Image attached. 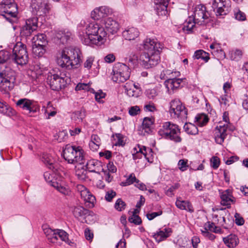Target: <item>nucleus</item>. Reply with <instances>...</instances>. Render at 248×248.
<instances>
[{
  "label": "nucleus",
  "instance_id": "64",
  "mask_svg": "<svg viewBox=\"0 0 248 248\" xmlns=\"http://www.w3.org/2000/svg\"><path fill=\"white\" fill-rule=\"evenodd\" d=\"M162 211H159L157 212H153L152 213H148L146 215L147 218L151 220L153 219L155 217L159 216L161 215H162Z\"/></svg>",
  "mask_w": 248,
  "mask_h": 248
},
{
  "label": "nucleus",
  "instance_id": "20",
  "mask_svg": "<svg viewBox=\"0 0 248 248\" xmlns=\"http://www.w3.org/2000/svg\"><path fill=\"white\" fill-rule=\"evenodd\" d=\"M112 14V10L106 6H101L95 8L91 14V17L94 20L105 18Z\"/></svg>",
  "mask_w": 248,
  "mask_h": 248
},
{
  "label": "nucleus",
  "instance_id": "15",
  "mask_svg": "<svg viewBox=\"0 0 248 248\" xmlns=\"http://www.w3.org/2000/svg\"><path fill=\"white\" fill-rule=\"evenodd\" d=\"M16 104L17 107L25 111L27 114L36 112L40 109V107L36 102L27 98L19 99L16 102Z\"/></svg>",
  "mask_w": 248,
  "mask_h": 248
},
{
  "label": "nucleus",
  "instance_id": "58",
  "mask_svg": "<svg viewBox=\"0 0 248 248\" xmlns=\"http://www.w3.org/2000/svg\"><path fill=\"white\" fill-rule=\"evenodd\" d=\"M218 101L221 106L225 107L229 106L228 96L226 94L221 96Z\"/></svg>",
  "mask_w": 248,
  "mask_h": 248
},
{
  "label": "nucleus",
  "instance_id": "11",
  "mask_svg": "<svg viewBox=\"0 0 248 248\" xmlns=\"http://www.w3.org/2000/svg\"><path fill=\"white\" fill-rule=\"evenodd\" d=\"M0 11L5 13L3 15L7 20L12 22L10 17H16L17 13V5L14 0H3L0 4Z\"/></svg>",
  "mask_w": 248,
  "mask_h": 248
},
{
  "label": "nucleus",
  "instance_id": "12",
  "mask_svg": "<svg viewBox=\"0 0 248 248\" xmlns=\"http://www.w3.org/2000/svg\"><path fill=\"white\" fill-rule=\"evenodd\" d=\"M170 113L173 118L184 119L186 118L187 111L179 99H175L170 103Z\"/></svg>",
  "mask_w": 248,
  "mask_h": 248
},
{
  "label": "nucleus",
  "instance_id": "17",
  "mask_svg": "<svg viewBox=\"0 0 248 248\" xmlns=\"http://www.w3.org/2000/svg\"><path fill=\"white\" fill-rule=\"evenodd\" d=\"M38 28V19L37 17H32L27 19L25 24L23 25L20 30L21 36L25 37L30 36L36 31Z\"/></svg>",
  "mask_w": 248,
  "mask_h": 248
},
{
  "label": "nucleus",
  "instance_id": "62",
  "mask_svg": "<svg viewBox=\"0 0 248 248\" xmlns=\"http://www.w3.org/2000/svg\"><path fill=\"white\" fill-rule=\"evenodd\" d=\"M146 94L150 99H153L157 94L156 90L155 89H152L147 90Z\"/></svg>",
  "mask_w": 248,
  "mask_h": 248
},
{
  "label": "nucleus",
  "instance_id": "44",
  "mask_svg": "<svg viewBox=\"0 0 248 248\" xmlns=\"http://www.w3.org/2000/svg\"><path fill=\"white\" fill-rule=\"evenodd\" d=\"M139 182V180L135 177V174L134 173H131L127 178L126 181L122 182V184L123 186H126L132 184L134 182L138 183Z\"/></svg>",
  "mask_w": 248,
  "mask_h": 248
},
{
  "label": "nucleus",
  "instance_id": "35",
  "mask_svg": "<svg viewBox=\"0 0 248 248\" xmlns=\"http://www.w3.org/2000/svg\"><path fill=\"white\" fill-rule=\"evenodd\" d=\"M193 58L196 59H201L205 62H207L210 59L209 54L201 49L196 50L195 52Z\"/></svg>",
  "mask_w": 248,
  "mask_h": 248
},
{
  "label": "nucleus",
  "instance_id": "52",
  "mask_svg": "<svg viewBox=\"0 0 248 248\" xmlns=\"http://www.w3.org/2000/svg\"><path fill=\"white\" fill-rule=\"evenodd\" d=\"M125 206L126 204L121 199H118L115 204V209L119 211L124 210Z\"/></svg>",
  "mask_w": 248,
  "mask_h": 248
},
{
  "label": "nucleus",
  "instance_id": "39",
  "mask_svg": "<svg viewBox=\"0 0 248 248\" xmlns=\"http://www.w3.org/2000/svg\"><path fill=\"white\" fill-rule=\"evenodd\" d=\"M52 186L64 195H67L69 192V190L67 187L62 186L61 183H59L57 181L53 183Z\"/></svg>",
  "mask_w": 248,
  "mask_h": 248
},
{
  "label": "nucleus",
  "instance_id": "1",
  "mask_svg": "<svg viewBox=\"0 0 248 248\" xmlns=\"http://www.w3.org/2000/svg\"><path fill=\"white\" fill-rule=\"evenodd\" d=\"M11 54L7 50L0 51V91L3 93L11 91L16 82V72L10 66L3 64L9 59Z\"/></svg>",
  "mask_w": 248,
  "mask_h": 248
},
{
  "label": "nucleus",
  "instance_id": "40",
  "mask_svg": "<svg viewBox=\"0 0 248 248\" xmlns=\"http://www.w3.org/2000/svg\"><path fill=\"white\" fill-rule=\"evenodd\" d=\"M203 227V230L211 231L215 233H217L220 231L219 228L217 227L214 223L210 221L205 223Z\"/></svg>",
  "mask_w": 248,
  "mask_h": 248
},
{
  "label": "nucleus",
  "instance_id": "38",
  "mask_svg": "<svg viewBox=\"0 0 248 248\" xmlns=\"http://www.w3.org/2000/svg\"><path fill=\"white\" fill-rule=\"evenodd\" d=\"M142 149L144 158H146L148 162H152L153 161L152 149L150 148H146L144 146H142Z\"/></svg>",
  "mask_w": 248,
  "mask_h": 248
},
{
  "label": "nucleus",
  "instance_id": "32",
  "mask_svg": "<svg viewBox=\"0 0 248 248\" xmlns=\"http://www.w3.org/2000/svg\"><path fill=\"white\" fill-rule=\"evenodd\" d=\"M32 45L44 46L47 44L46 36L44 34H39L34 36L32 39Z\"/></svg>",
  "mask_w": 248,
  "mask_h": 248
},
{
  "label": "nucleus",
  "instance_id": "23",
  "mask_svg": "<svg viewBox=\"0 0 248 248\" xmlns=\"http://www.w3.org/2000/svg\"><path fill=\"white\" fill-rule=\"evenodd\" d=\"M169 0H155V9L158 16H166L168 14L167 10Z\"/></svg>",
  "mask_w": 248,
  "mask_h": 248
},
{
  "label": "nucleus",
  "instance_id": "50",
  "mask_svg": "<svg viewBox=\"0 0 248 248\" xmlns=\"http://www.w3.org/2000/svg\"><path fill=\"white\" fill-rule=\"evenodd\" d=\"M53 174H51L49 171H46L44 173V177L45 180L50 183V185L52 186V184L53 182H56L54 179V176H53Z\"/></svg>",
  "mask_w": 248,
  "mask_h": 248
},
{
  "label": "nucleus",
  "instance_id": "2",
  "mask_svg": "<svg viewBox=\"0 0 248 248\" xmlns=\"http://www.w3.org/2000/svg\"><path fill=\"white\" fill-rule=\"evenodd\" d=\"M144 52L140 56V64L146 69L156 65L160 60L161 45L156 39L147 38L143 43Z\"/></svg>",
  "mask_w": 248,
  "mask_h": 248
},
{
  "label": "nucleus",
  "instance_id": "28",
  "mask_svg": "<svg viewBox=\"0 0 248 248\" xmlns=\"http://www.w3.org/2000/svg\"><path fill=\"white\" fill-rule=\"evenodd\" d=\"M42 161L48 166L50 170H51L54 172L56 170V164L55 163V160L53 157L49 154H44L42 155Z\"/></svg>",
  "mask_w": 248,
  "mask_h": 248
},
{
  "label": "nucleus",
  "instance_id": "37",
  "mask_svg": "<svg viewBox=\"0 0 248 248\" xmlns=\"http://www.w3.org/2000/svg\"><path fill=\"white\" fill-rule=\"evenodd\" d=\"M184 129L188 134L196 135L198 133L197 127L191 123L186 124L184 126Z\"/></svg>",
  "mask_w": 248,
  "mask_h": 248
},
{
  "label": "nucleus",
  "instance_id": "34",
  "mask_svg": "<svg viewBox=\"0 0 248 248\" xmlns=\"http://www.w3.org/2000/svg\"><path fill=\"white\" fill-rule=\"evenodd\" d=\"M46 46L32 45V51L35 57H41L46 52Z\"/></svg>",
  "mask_w": 248,
  "mask_h": 248
},
{
  "label": "nucleus",
  "instance_id": "43",
  "mask_svg": "<svg viewBox=\"0 0 248 248\" xmlns=\"http://www.w3.org/2000/svg\"><path fill=\"white\" fill-rule=\"evenodd\" d=\"M112 137L115 141V145L116 146H123L125 144L124 140V137L121 134H116L115 135H113Z\"/></svg>",
  "mask_w": 248,
  "mask_h": 248
},
{
  "label": "nucleus",
  "instance_id": "59",
  "mask_svg": "<svg viewBox=\"0 0 248 248\" xmlns=\"http://www.w3.org/2000/svg\"><path fill=\"white\" fill-rule=\"evenodd\" d=\"M140 111L139 107L137 106L131 107L129 109V114L131 116H135L137 115Z\"/></svg>",
  "mask_w": 248,
  "mask_h": 248
},
{
  "label": "nucleus",
  "instance_id": "60",
  "mask_svg": "<svg viewBox=\"0 0 248 248\" xmlns=\"http://www.w3.org/2000/svg\"><path fill=\"white\" fill-rule=\"evenodd\" d=\"M235 222L238 225H242L244 223V220L240 215L237 213L235 214Z\"/></svg>",
  "mask_w": 248,
  "mask_h": 248
},
{
  "label": "nucleus",
  "instance_id": "41",
  "mask_svg": "<svg viewBox=\"0 0 248 248\" xmlns=\"http://www.w3.org/2000/svg\"><path fill=\"white\" fill-rule=\"evenodd\" d=\"M85 117V113L82 111H77L74 112L72 116V119L77 123L81 122Z\"/></svg>",
  "mask_w": 248,
  "mask_h": 248
},
{
  "label": "nucleus",
  "instance_id": "48",
  "mask_svg": "<svg viewBox=\"0 0 248 248\" xmlns=\"http://www.w3.org/2000/svg\"><path fill=\"white\" fill-rule=\"evenodd\" d=\"M91 92L95 94V99L96 101L100 103L104 102L102 99L105 97V93H103L101 90H99L98 92H95L93 89H92Z\"/></svg>",
  "mask_w": 248,
  "mask_h": 248
},
{
  "label": "nucleus",
  "instance_id": "53",
  "mask_svg": "<svg viewBox=\"0 0 248 248\" xmlns=\"http://www.w3.org/2000/svg\"><path fill=\"white\" fill-rule=\"evenodd\" d=\"M128 59L129 62H131L133 64H134L138 62V56L135 52H131L128 54Z\"/></svg>",
  "mask_w": 248,
  "mask_h": 248
},
{
  "label": "nucleus",
  "instance_id": "51",
  "mask_svg": "<svg viewBox=\"0 0 248 248\" xmlns=\"http://www.w3.org/2000/svg\"><path fill=\"white\" fill-rule=\"evenodd\" d=\"M94 60V57L93 56L88 57L83 63L84 67L87 70L91 68Z\"/></svg>",
  "mask_w": 248,
  "mask_h": 248
},
{
  "label": "nucleus",
  "instance_id": "6",
  "mask_svg": "<svg viewBox=\"0 0 248 248\" xmlns=\"http://www.w3.org/2000/svg\"><path fill=\"white\" fill-rule=\"evenodd\" d=\"M83 153L84 151L80 147L67 144L63 150L62 155L68 163L81 164L83 163Z\"/></svg>",
  "mask_w": 248,
  "mask_h": 248
},
{
  "label": "nucleus",
  "instance_id": "8",
  "mask_svg": "<svg viewBox=\"0 0 248 248\" xmlns=\"http://www.w3.org/2000/svg\"><path fill=\"white\" fill-rule=\"evenodd\" d=\"M11 59L17 64H26L28 61V55L26 46L23 43L18 42L14 46Z\"/></svg>",
  "mask_w": 248,
  "mask_h": 248
},
{
  "label": "nucleus",
  "instance_id": "25",
  "mask_svg": "<svg viewBox=\"0 0 248 248\" xmlns=\"http://www.w3.org/2000/svg\"><path fill=\"white\" fill-rule=\"evenodd\" d=\"M86 169L90 172L100 173V172L103 170L101 162L96 160L91 159L88 160L86 165Z\"/></svg>",
  "mask_w": 248,
  "mask_h": 248
},
{
  "label": "nucleus",
  "instance_id": "24",
  "mask_svg": "<svg viewBox=\"0 0 248 248\" xmlns=\"http://www.w3.org/2000/svg\"><path fill=\"white\" fill-rule=\"evenodd\" d=\"M140 32L138 30L134 27H128L123 32V37L127 40H135L139 36Z\"/></svg>",
  "mask_w": 248,
  "mask_h": 248
},
{
  "label": "nucleus",
  "instance_id": "16",
  "mask_svg": "<svg viewBox=\"0 0 248 248\" xmlns=\"http://www.w3.org/2000/svg\"><path fill=\"white\" fill-rule=\"evenodd\" d=\"M191 16L194 23L202 25L205 22V20L208 19L209 14L204 5H198L195 7Z\"/></svg>",
  "mask_w": 248,
  "mask_h": 248
},
{
  "label": "nucleus",
  "instance_id": "18",
  "mask_svg": "<svg viewBox=\"0 0 248 248\" xmlns=\"http://www.w3.org/2000/svg\"><path fill=\"white\" fill-rule=\"evenodd\" d=\"M212 8L217 16L226 15L230 10V5L223 0H214Z\"/></svg>",
  "mask_w": 248,
  "mask_h": 248
},
{
  "label": "nucleus",
  "instance_id": "30",
  "mask_svg": "<svg viewBox=\"0 0 248 248\" xmlns=\"http://www.w3.org/2000/svg\"><path fill=\"white\" fill-rule=\"evenodd\" d=\"M71 36V33L69 31H59L55 34V37L60 41V43L65 44L70 40Z\"/></svg>",
  "mask_w": 248,
  "mask_h": 248
},
{
  "label": "nucleus",
  "instance_id": "4",
  "mask_svg": "<svg viewBox=\"0 0 248 248\" xmlns=\"http://www.w3.org/2000/svg\"><path fill=\"white\" fill-rule=\"evenodd\" d=\"M83 55L81 50L76 47H65L57 59L58 64L68 69L78 68L82 62Z\"/></svg>",
  "mask_w": 248,
  "mask_h": 248
},
{
  "label": "nucleus",
  "instance_id": "31",
  "mask_svg": "<svg viewBox=\"0 0 248 248\" xmlns=\"http://www.w3.org/2000/svg\"><path fill=\"white\" fill-rule=\"evenodd\" d=\"M223 241L226 245L229 248L235 247L238 243V239L235 234H230L223 238Z\"/></svg>",
  "mask_w": 248,
  "mask_h": 248
},
{
  "label": "nucleus",
  "instance_id": "49",
  "mask_svg": "<svg viewBox=\"0 0 248 248\" xmlns=\"http://www.w3.org/2000/svg\"><path fill=\"white\" fill-rule=\"evenodd\" d=\"M153 123L154 121L152 118L149 117L145 118L142 122L143 128L145 129L146 131V129L149 130Z\"/></svg>",
  "mask_w": 248,
  "mask_h": 248
},
{
  "label": "nucleus",
  "instance_id": "45",
  "mask_svg": "<svg viewBox=\"0 0 248 248\" xmlns=\"http://www.w3.org/2000/svg\"><path fill=\"white\" fill-rule=\"evenodd\" d=\"M230 58L232 60L238 61L242 55V52L239 49H235L230 52Z\"/></svg>",
  "mask_w": 248,
  "mask_h": 248
},
{
  "label": "nucleus",
  "instance_id": "33",
  "mask_svg": "<svg viewBox=\"0 0 248 248\" xmlns=\"http://www.w3.org/2000/svg\"><path fill=\"white\" fill-rule=\"evenodd\" d=\"M220 197L222 200V204L224 205L230 204V203L232 202V192L230 189L223 191Z\"/></svg>",
  "mask_w": 248,
  "mask_h": 248
},
{
  "label": "nucleus",
  "instance_id": "57",
  "mask_svg": "<svg viewBox=\"0 0 248 248\" xmlns=\"http://www.w3.org/2000/svg\"><path fill=\"white\" fill-rule=\"evenodd\" d=\"M116 195V193L114 191L112 190H108L106 192L105 199L107 201L110 202Z\"/></svg>",
  "mask_w": 248,
  "mask_h": 248
},
{
  "label": "nucleus",
  "instance_id": "56",
  "mask_svg": "<svg viewBox=\"0 0 248 248\" xmlns=\"http://www.w3.org/2000/svg\"><path fill=\"white\" fill-rule=\"evenodd\" d=\"M220 164V161L218 157L217 156H213L211 159V166L214 169H217L218 168Z\"/></svg>",
  "mask_w": 248,
  "mask_h": 248
},
{
  "label": "nucleus",
  "instance_id": "10",
  "mask_svg": "<svg viewBox=\"0 0 248 248\" xmlns=\"http://www.w3.org/2000/svg\"><path fill=\"white\" fill-rule=\"evenodd\" d=\"M160 78L162 79H165L164 82L165 86L167 92L170 94L173 93L181 86L183 79L182 78H171L173 76H167L163 70L160 74Z\"/></svg>",
  "mask_w": 248,
  "mask_h": 248
},
{
  "label": "nucleus",
  "instance_id": "9",
  "mask_svg": "<svg viewBox=\"0 0 248 248\" xmlns=\"http://www.w3.org/2000/svg\"><path fill=\"white\" fill-rule=\"evenodd\" d=\"M112 79L114 82L120 83L127 80L130 76V69L126 64L118 63L113 69Z\"/></svg>",
  "mask_w": 248,
  "mask_h": 248
},
{
  "label": "nucleus",
  "instance_id": "29",
  "mask_svg": "<svg viewBox=\"0 0 248 248\" xmlns=\"http://www.w3.org/2000/svg\"><path fill=\"white\" fill-rule=\"evenodd\" d=\"M175 205L181 210H185L190 213L194 212L193 206L189 201H181L177 199L175 202Z\"/></svg>",
  "mask_w": 248,
  "mask_h": 248
},
{
  "label": "nucleus",
  "instance_id": "54",
  "mask_svg": "<svg viewBox=\"0 0 248 248\" xmlns=\"http://www.w3.org/2000/svg\"><path fill=\"white\" fill-rule=\"evenodd\" d=\"M178 168L182 171H185L188 167L187 165V161L184 159H181L178 163Z\"/></svg>",
  "mask_w": 248,
  "mask_h": 248
},
{
  "label": "nucleus",
  "instance_id": "27",
  "mask_svg": "<svg viewBox=\"0 0 248 248\" xmlns=\"http://www.w3.org/2000/svg\"><path fill=\"white\" fill-rule=\"evenodd\" d=\"M90 211L81 206H77L74 207L73 214L75 217L79 220L81 218H85L87 215H90Z\"/></svg>",
  "mask_w": 248,
  "mask_h": 248
},
{
  "label": "nucleus",
  "instance_id": "22",
  "mask_svg": "<svg viewBox=\"0 0 248 248\" xmlns=\"http://www.w3.org/2000/svg\"><path fill=\"white\" fill-rule=\"evenodd\" d=\"M124 93L129 97H138L141 94V90L135 89L134 82L129 81L123 86Z\"/></svg>",
  "mask_w": 248,
  "mask_h": 248
},
{
  "label": "nucleus",
  "instance_id": "13",
  "mask_svg": "<svg viewBox=\"0 0 248 248\" xmlns=\"http://www.w3.org/2000/svg\"><path fill=\"white\" fill-rule=\"evenodd\" d=\"M46 81L50 88L54 91L61 90L66 84L65 78L53 72H49L47 74Z\"/></svg>",
  "mask_w": 248,
  "mask_h": 248
},
{
  "label": "nucleus",
  "instance_id": "46",
  "mask_svg": "<svg viewBox=\"0 0 248 248\" xmlns=\"http://www.w3.org/2000/svg\"><path fill=\"white\" fill-rule=\"evenodd\" d=\"M56 238L57 240L60 238L64 242H67L68 239L67 233L62 230H56Z\"/></svg>",
  "mask_w": 248,
  "mask_h": 248
},
{
  "label": "nucleus",
  "instance_id": "26",
  "mask_svg": "<svg viewBox=\"0 0 248 248\" xmlns=\"http://www.w3.org/2000/svg\"><path fill=\"white\" fill-rule=\"evenodd\" d=\"M172 232L170 228H165L162 230H159L158 232L155 233L153 237L158 243L163 241L167 237H169Z\"/></svg>",
  "mask_w": 248,
  "mask_h": 248
},
{
  "label": "nucleus",
  "instance_id": "3",
  "mask_svg": "<svg viewBox=\"0 0 248 248\" xmlns=\"http://www.w3.org/2000/svg\"><path fill=\"white\" fill-rule=\"evenodd\" d=\"M107 32L104 28L95 21L90 22L85 29V32L79 33V37L85 45L100 46L105 40Z\"/></svg>",
  "mask_w": 248,
  "mask_h": 248
},
{
  "label": "nucleus",
  "instance_id": "55",
  "mask_svg": "<svg viewBox=\"0 0 248 248\" xmlns=\"http://www.w3.org/2000/svg\"><path fill=\"white\" fill-rule=\"evenodd\" d=\"M76 91L86 90L91 92L92 89L90 88V86L88 84L78 83L76 87Z\"/></svg>",
  "mask_w": 248,
  "mask_h": 248
},
{
  "label": "nucleus",
  "instance_id": "19",
  "mask_svg": "<svg viewBox=\"0 0 248 248\" xmlns=\"http://www.w3.org/2000/svg\"><path fill=\"white\" fill-rule=\"evenodd\" d=\"M77 190L80 194L82 198L86 202L89 203L90 207H93L95 201V197L83 185L78 184L76 186Z\"/></svg>",
  "mask_w": 248,
  "mask_h": 248
},
{
  "label": "nucleus",
  "instance_id": "63",
  "mask_svg": "<svg viewBox=\"0 0 248 248\" xmlns=\"http://www.w3.org/2000/svg\"><path fill=\"white\" fill-rule=\"evenodd\" d=\"M235 17L238 20L244 21L246 19L245 14L239 10L235 14Z\"/></svg>",
  "mask_w": 248,
  "mask_h": 248
},
{
  "label": "nucleus",
  "instance_id": "5",
  "mask_svg": "<svg viewBox=\"0 0 248 248\" xmlns=\"http://www.w3.org/2000/svg\"><path fill=\"white\" fill-rule=\"evenodd\" d=\"M158 134L162 138L175 143L180 142L182 141L180 129L178 125L170 122L163 123L158 131Z\"/></svg>",
  "mask_w": 248,
  "mask_h": 248
},
{
  "label": "nucleus",
  "instance_id": "36",
  "mask_svg": "<svg viewBox=\"0 0 248 248\" xmlns=\"http://www.w3.org/2000/svg\"><path fill=\"white\" fill-rule=\"evenodd\" d=\"M209 119L204 114H200L195 117V122L199 126H203L208 123Z\"/></svg>",
  "mask_w": 248,
  "mask_h": 248
},
{
  "label": "nucleus",
  "instance_id": "7",
  "mask_svg": "<svg viewBox=\"0 0 248 248\" xmlns=\"http://www.w3.org/2000/svg\"><path fill=\"white\" fill-rule=\"evenodd\" d=\"M223 120L227 124L217 126L215 130V140L217 143L219 144H221L224 142V139L227 136V129L229 128L231 131L233 130V128L231 126L228 112L225 111L223 113Z\"/></svg>",
  "mask_w": 248,
  "mask_h": 248
},
{
  "label": "nucleus",
  "instance_id": "47",
  "mask_svg": "<svg viewBox=\"0 0 248 248\" xmlns=\"http://www.w3.org/2000/svg\"><path fill=\"white\" fill-rule=\"evenodd\" d=\"M137 211V210H135L134 213L129 217L128 220L131 223L136 225H139L141 223V219L139 216L136 214Z\"/></svg>",
  "mask_w": 248,
  "mask_h": 248
},
{
  "label": "nucleus",
  "instance_id": "42",
  "mask_svg": "<svg viewBox=\"0 0 248 248\" xmlns=\"http://www.w3.org/2000/svg\"><path fill=\"white\" fill-rule=\"evenodd\" d=\"M132 156L134 160L142 158V156H143L142 146L138 145L137 147L134 148Z\"/></svg>",
  "mask_w": 248,
  "mask_h": 248
},
{
  "label": "nucleus",
  "instance_id": "14",
  "mask_svg": "<svg viewBox=\"0 0 248 248\" xmlns=\"http://www.w3.org/2000/svg\"><path fill=\"white\" fill-rule=\"evenodd\" d=\"M31 7L34 15L41 16L48 13L51 7L46 0H32Z\"/></svg>",
  "mask_w": 248,
  "mask_h": 248
},
{
  "label": "nucleus",
  "instance_id": "61",
  "mask_svg": "<svg viewBox=\"0 0 248 248\" xmlns=\"http://www.w3.org/2000/svg\"><path fill=\"white\" fill-rule=\"evenodd\" d=\"M201 232L203 236L211 240H213L215 238V235L208 231L201 230Z\"/></svg>",
  "mask_w": 248,
  "mask_h": 248
},
{
  "label": "nucleus",
  "instance_id": "21",
  "mask_svg": "<svg viewBox=\"0 0 248 248\" xmlns=\"http://www.w3.org/2000/svg\"><path fill=\"white\" fill-rule=\"evenodd\" d=\"M104 24L108 32L114 34L117 32L120 28L118 22L111 17L105 19Z\"/></svg>",
  "mask_w": 248,
  "mask_h": 248
}]
</instances>
